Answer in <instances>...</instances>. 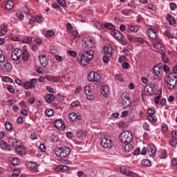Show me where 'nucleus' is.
I'll use <instances>...</instances> for the list:
<instances>
[{"mask_svg":"<svg viewBox=\"0 0 177 177\" xmlns=\"http://www.w3.org/2000/svg\"><path fill=\"white\" fill-rule=\"evenodd\" d=\"M100 145L104 149H111V147H113L111 137L109 136H103L100 139Z\"/></svg>","mask_w":177,"mask_h":177,"instance_id":"nucleus-5","label":"nucleus"},{"mask_svg":"<svg viewBox=\"0 0 177 177\" xmlns=\"http://www.w3.org/2000/svg\"><path fill=\"white\" fill-rule=\"evenodd\" d=\"M57 172H67L68 171V166L64 165H58L56 167Z\"/></svg>","mask_w":177,"mask_h":177,"instance_id":"nucleus-23","label":"nucleus"},{"mask_svg":"<svg viewBox=\"0 0 177 177\" xmlns=\"http://www.w3.org/2000/svg\"><path fill=\"white\" fill-rule=\"evenodd\" d=\"M2 81H3V82H9L10 84H12V82H13V80L8 76L3 77Z\"/></svg>","mask_w":177,"mask_h":177,"instance_id":"nucleus-43","label":"nucleus"},{"mask_svg":"<svg viewBox=\"0 0 177 177\" xmlns=\"http://www.w3.org/2000/svg\"><path fill=\"white\" fill-rule=\"evenodd\" d=\"M94 26L98 30H104V25H103V24H100L99 22H95Z\"/></svg>","mask_w":177,"mask_h":177,"instance_id":"nucleus-40","label":"nucleus"},{"mask_svg":"<svg viewBox=\"0 0 177 177\" xmlns=\"http://www.w3.org/2000/svg\"><path fill=\"white\" fill-rule=\"evenodd\" d=\"M127 38L130 42H136V37L131 35H127Z\"/></svg>","mask_w":177,"mask_h":177,"instance_id":"nucleus-59","label":"nucleus"},{"mask_svg":"<svg viewBox=\"0 0 177 177\" xmlns=\"http://www.w3.org/2000/svg\"><path fill=\"white\" fill-rule=\"evenodd\" d=\"M177 77L172 73H170L166 79L167 87L168 89H174V86H176Z\"/></svg>","mask_w":177,"mask_h":177,"instance_id":"nucleus-6","label":"nucleus"},{"mask_svg":"<svg viewBox=\"0 0 177 177\" xmlns=\"http://www.w3.org/2000/svg\"><path fill=\"white\" fill-rule=\"evenodd\" d=\"M20 174V170L19 169H15L12 172V176L13 177H17L19 176V174Z\"/></svg>","mask_w":177,"mask_h":177,"instance_id":"nucleus-61","label":"nucleus"},{"mask_svg":"<svg viewBox=\"0 0 177 177\" xmlns=\"http://www.w3.org/2000/svg\"><path fill=\"white\" fill-rule=\"evenodd\" d=\"M22 59L24 62H27V60H28V57L30 56V53H28V50H24V51H22Z\"/></svg>","mask_w":177,"mask_h":177,"instance_id":"nucleus-28","label":"nucleus"},{"mask_svg":"<svg viewBox=\"0 0 177 177\" xmlns=\"http://www.w3.org/2000/svg\"><path fill=\"white\" fill-rule=\"evenodd\" d=\"M71 106L72 107H77L78 106H80V101L78 100H75L73 101L71 104Z\"/></svg>","mask_w":177,"mask_h":177,"instance_id":"nucleus-57","label":"nucleus"},{"mask_svg":"<svg viewBox=\"0 0 177 177\" xmlns=\"http://www.w3.org/2000/svg\"><path fill=\"white\" fill-rule=\"evenodd\" d=\"M51 140L53 142H57L59 140V137L56 135H52L51 136Z\"/></svg>","mask_w":177,"mask_h":177,"instance_id":"nucleus-63","label":"nucleus"},{"mask_svg":"<svg viewBox=\"0 0 177 177\" xmlns=\"http://www.w3.org/2000/svg\"><path fill=\"white\" fill-rule=\"evenodd\" d=\"M87 80L90 82H99L100 81V75L97 73L90 72L87 75Z\"/></svg>","mask_w":177,"mask_h":177,"instance_id":"nucleus-9","label":"nucleus"},{"mask_svg":"<svg viewBox=\"0 0 177 177\" xmlns=\"http://www.w3.org/2000/svg\"><path fill=\"white\" fill-rule=\"evenodd\" d=\"M53 99H55V96L53 94H48L45 97V100L47 103H52Z\"/></svg>","mask_w":177,"mask_h":177,"instance_id":"nucleus-29","label":"nucleus"},{"mask_svg":"<svg viewBox=\"0 0 177 177\" xmlns=\"http://www.w3.org/2000/svg\"><path fill=\"white\" fill-rule=\"evenodd\" d=\"M147 153L150 157H156V153H157V149H156V146L153 144H149L147 147Z\"/></svg>","mask_w":177,"mask_h":177,"instance_id":"nucleus-14","label":"nucleus"},{"mask_svg":"<svg viewBox=\"0 0 177 177\" xmlns=\"http://www.w3.org/2000/svg\"><path fill=\"white\" fill-rule=\"evenodd\" d=\"M6 32H8V30L7 28L5 26H3L1 27V34L2 35H5V34H6Z\"/></svg>","mask_w":177,"mask_h":177,"instance_id":"nucleus-55","label":"nucleus"},{"mask_svg":"<svg viewBox=\"0 0 177 177\" xmlns=\"http://www.w3.org/2000/svg\"><path fill=\"white\" fill-rule=\"evenodd\" d=\"M22 41L24 44H28V42H31V41H32V37L31 36H28L24 38Z\"/></svg>","mask_w":177,"mask_h":177,"instance_id":"nucleus-42","label":"nucleus"},{"mask_svg":"<svg viewBox=\"0 0 177 177\" xmlns=\"http://www.w3.org/2000/svg\"><path fill=\"white\" fill-rule=\"evenodd\" d=\"M162 60L164 62V63L168 62V57H167L165 53H162Z\"/></svg>","mask_w":177,"mask_h":177,"instance_id":"nucleus-52","label":"nucleus"},{"mask_svg":"<svg viewBox=\"0 0 177 177\" xmlns=\"http://www.w3.org/2000/svg\"><path fill=\"white\" fill-rule=\"evenodd\" d=\"M148 114L149 115H154V114H156V110L153 108H150L148 110Z\"/></svg>","mask_w":177,"mask_h":177,"instance_id":"nucleus-58","label":"nucleus"},{"mask_svg":"<svg viewBox=\"0 0 177 177\" xmlns=\"http://www.w3.org/2000/svg\"><path fill=\"white\" fill-rule=\"evenodd\" d=\"M128 28L132 32H138L139 31V26L136 25H129Z\"/></svg>","mask_w":177,"mask_h":177,"instance_id":"nucleus-30","label":"nucleus"},{"mask_svg":"<svg viewBox=\"0 0 177 177\" xmlns=\"http://www.w3.org/2000/svg\"><path fill=\"white\" fill-rule=\"evenodd\" d=\"M133 137L132 136V133L129 131H124L120 133L119 136V140L123 145H129V143H132Z\"/></svg>","mask_w":177,"mask_h":177,"instance_id":"nucleus-2","label":"nucleus"},{"mask_svg":"<svg viewBox=\"0 0 177 177\" xmlns=\"http://www.w3.org/2000/svg\"><path fill=\"white\" fill-rule=\"evenodd\" d=\"M15 151L18 156H24L26 154V150L24 149V147L21 145H16Z\"/></svg>","mask_w":177,"mask_h":177,"instance_id":"nucleus-20","label":"nucleus"},{"mask_svg":"<svg viewBox=\"0 0 177 177\" xmlns=\"http://www.w3.org/2000/svg\"><path fill=\"white\" fill-rule=\"evenodd\" d=\"M12 165H19L20 164V160L17 158H14L11 160Z\"/></svg>","mask_w":177,"mask_h":177,"instance_id":"nucleus-45","label":"nucleus"},{"mask_svg":"<svg viewBox=\"0 0 177 177\" xmlns=\"http://www.w3.org/2000/svg\"><path fill=\"white\" fill-rule=\"evenodd\" d=\"M93 55H95V51L92 50L80 51L77 57L79 64L81 66L89 64L91 60L93 59Z\"/></svg>","mask_w":177,"mask_h":177,"instance_id":"nucleus-1","label":"nucleus"},{"mask_svg":"<svg viewBox=\"0 0 177 177\" xmlns=\"http://www.w3.org/2000/svg\"><path fill=\"white\" fill-rule=\"evenodd\" d=\"M6 9H7V10H10L13 9V1L8 0L6 3Z\"/></svg>","mask_w":177,"mask_h":177,"instance_id":"nucleus-31","label":"nucleus"},{"mask_svg":"<svg viewBox=\"0 0 177 177\" xmlns=\"http://www.w3.org/2000/svg\"><path fill=\"white\" fill-rule=\"evenodd\" d=\"M167 131H168V126L167 125V124L162 123L161 124V131L164 133V132H167Z\"/></svg>","mask_w":177,"mask_h":177,"instance_id":"nucleus-44","label":"nucleus"},{"mask_svg":"<svg viewBox=\"0 0 177 177\" xmlns=\"http://www.w3.org/2000/svg\"><path fill=\"white\" fill-rule=\"evenodd\" d=\"M57 2H58V3L61 5V6H62L63 8H65V6H67V4L66 3L65 0H57Z\"/></svg>","mask_w":177,"mask_h":177,"instance_id":"nucleus-51","label":"nucleus"},{"mask_svg":"<svg viewBox=\"0 0 177 177\" xmlns=\"http://www.w3.org/2000/svg\"><path fill=\"white\" fill-rule=\"evenodd\" d=\"M154 48L156 49V52L161 53L162 50H164V47H162V44L160 43H156L154 44Z\"/></svg>","mask_w":177,"mask_h":177,"instance_id":"nucleus-27","label":"nucleus"},{"mask_svg":"<svg viewBox=\"0 0 177 177\" xmlns=\"http://www.w3.org/2000/svg\"><path fill=\"white\" fill-rule=\"evenodd\" d=\"M101 93L104 97H107L110 93V88L109 86H103L101 87Z\"/></svg>","mask_w":177,"mask_h":177,"instance_id":"nucleus-21","label":"nucleus"},{"mask_svg":"<svg viewBox=\"0 0 177 177\" xmlns=\"http://www.w3.org/2000/svg\"><path fill=\"white\" fill-rule=\"evenodd\" d=\"M122 15H124V16H129L131 15V10H122Z\"/></svg>","mask_w":177,"mask_h":177,"instance_id":"nucleus-49","label":"nucleus"},{"mask_svg":"<svg viewBox=\"0 0 177 177\" xmlns=\"http://www.w3.org/2000/svg\"><path fill=\"white\" fill-rule=\"evenodd\" d=\"M55 156L61 158H66L71 154V149L68 147H62L61 148L55 149Z\"/></svg>","mask_w":177,"mask_h":177,"instance_id":"nucleus-3","label":"nucleus"},{"mask_svg":"<svg viewBox=\"0 0 177 177\" xmlns=\"http://www.w3.org/2000/svg\"><path fill=\"white\" fill-rule=\"evenodd\" d=\"M104 28H109V30H114V26L111 24H105L104 25Z\"/></svg>","mask_w":177,"mask_h":177,"instance_id":"nucleus-50","label":"nucleus"},{"mask_svg":"<svg viewBox=\"0 0 177 177\" xmlns=\"http://www.w3.org/2000/svg\"><path fill=\"white\" fill-rule=\"evenodd\" d=\"M26 166L30 171H35L37 169V163L34 162H26Z\"/></svg>","mask_w":177,"mask_h":177,"instance_id":"nucleus-24","label":"nucleus"},{"mask_svg":"<svg viewBox=\"0 0 177 177\" xmlns=\"http://www.w3.org/2000/svg\"><path fill=\"white\" fill-rule=\"evenodd\" d=\"M120 172L122 174H124V175H126V176L136 177V174H135L133 171L129 170V169H127V167H125V166H122L120 167Z\"/></svg>","mask_w":177,"mask_h":177,"instance_id":"nucleus-13","label":"nucleus"},{"mask_svg":"<svg viewBox=\"0 0 177 177\" xmlns=\"http://www.w3.org/2000/svg\"><path fill=\"white\" fill-rule=\"evenodd\" d=\"M53 34H55V32L53 30H50L47 31L45 37H46L47 38H49L50 37H53Z\"/></svg>","mask_w":177,"mask_h":177,"instance_id":"nucleus-47","label":"nucleus"},{"mask_svg":"<svg viewBox=\"0 0 177 177\" xmlns=\"http://www.w3.org/2000/svg\"><path fill=\"white\" fill-rule=\"evenodd\" d=\"M6 62H5V55H2V50H0V66H1Z\"/></svg>","mask_w":177,"mask_h":177,"instance_id":"nucleus-39","label":"nucleus"},{"mask_svg":"<svg viewBox=\"0 0 177 177\" xmlns=\"http://www.w3.org/2000/svg\"><path fill=\"white\" fill-rule=\"evenodd\" d=\"M0 70H1L3 73H10V71H12V64L8 62H4L0 66Z\"/></svg>","mask_w":177,"mask_h":177,"instance_id":"nucleus-12","label":"nucleus"},{"mask_svg":"<svg viewBox=\"0 0 177 177\" xmlns=\"http://www.w3.org/2000/svg\"><path fill=\"white\" fill-rule=\"evenodd\" d=\"M142 165L143 167H151V162L149 159H144L142 161Z\"/></svg>","mask_w":177,"mask_h":177,"instance_id":"nucleus-35","label":"nucleus"},{"mask_svg":"<svg viewBox=\"0 0 177 177\" xmlns=\"http://www.w3.org/2000/svg\"><path fill=\"white\" fill-rule=\"evenodd\" d=\"M68 55H70L71 56H72L73 57H75L77 56V52L74 51V50H68Z\"/></svg>","mask_w":177,"mask_h":177,"instance_id":"nucleus-60","label":"nucleus"},{"mask_svg":"<svg viewBox=\"0 0 177 177\" xmlns=\"http://www.w3.org/2000/svg\"><path fill=\"white\" fill-rule=\"evenodd\" d=\"M5 128L7 131H12V123L7 122L5 123Z\"/></svg>","mask_w":177,"mask_h":177,"instance_id":"nucleus-46","label":"nucleus"},{"mask_svg":"<svg viewBox=\"0 0 177 177\" xmlns=\"http://www.w3.org/2000/svg\"><path fill=\"white\" fill-rule=\"evenodd\" d=\"M39 63L41 64L42 67L46 68L48 66V59L46 58V55H39Z\"/></svg>","mask_w":177,"mask_h":177,"instance_id":"nucleus-17","label":"nucleus"},{"mask_svg":"<svg viewBox=\"0 0 177 177\" xmlns=\"http://www.w3.org/2000/svg\"><path fill=\"white\" fill-rule=\"evenodd\" d=\"M171 164L173 167H176V168H177V158L171 159Z\"/></svg>","mask_w":177,"mask_h":177,"instance_id":"nucleus-62","label":"nucleus"},{"mask_svg":"<svg viewBox=\"0 0 177 177\" xmlns=\"http://www.w3.org/2000/svg\"><path fill=\"white\" fill-rule=\"evenodd\" d=\"M39 151H41V153H45V151H46V147H45V145L44 144H41L39 145Z\"/></svg>","mask_w":177,"mask_h":177,"instance_id":"nucleus-53","label":"nucleus"},{"mask_svg":"<svg viewBox=\"0 0 177 177\" xmlns=\"http://www.w3.org/2000/svg\"><path fill=\"white\" fill-rule=\"evenodd\" d=\"M69 119L72 122L81 120V115H77V113L72 112L69 114Z\"/></svg>","mask_w":177,"mask_h":177,"instance_id":"nucleus-22","label":"nucleus"},{"mask_svg":"<svg viewBox=\"0 0 177 177\" xmlns=\"http://www.w3.org/2000/svg\"><path fill=\"white\" fill-rule=\"evenodd\" d=\"M159 75H160V66H155L153 68L152 80H157L158 78Z\"/></svg>","mask_w":177,"mask_h":177,"instance_id":"nucleus-19","label":"nucleus"},{"mask_svg":"<svg viewBox=\"0 0 177 177\" xmlns=\"http://www.w3.org/2000/svg\"><path fill=\"white\" fill-rule=\"evenodd\" d=\"M76 136L77 138H85V136H86V132L84 130H80L76 132Z\"/></svg>","mask_w":177,"mask_h":177,"instance_id":"nucleus-33","label":"nucleus"},{"mask_svg":"<svg viewBox=\"0 0 177 177\" xmlns=\"http://www.w3.org/2000/svg\"><path fill=\"white\" fill-rule=\"evenodd\" d=\"M167 20L170 26H174V24L176 23L175 18H174V17L169 14L167 15Z\"/></svg>","mask_w":177,"mask_h":177,"instance_id":"nucleus-32","label":"nucleus"},{"mask_svg":"<svg viewBox=\"0 0 177 177\" xmlns=\"http://www.w3.org/2000/svg\"><path fill=\"white\" fill-rule=\"evenodd\" d=\"M55 127L59 131H63L66 128L64 125V122L62 119L56 120L55 122Z\"/></svg>","mask_w":177,"mask_h":177,"instance_id":"nucleus-16","label":"nucleus"},{"mask_svg":"<svg viewBox=\"0 0 177 177\" xmlns=\"http://www.w3.org/2000/svg\"><path fill=\"white\" fill-rule=\"evenodd\" d=\"M171 136H172V138L174 139H176L177 140V130H174L172 132H171Z\"/></svg>","mask_w":177,"mask_h":177,"instance_id":"nucleus-64","label":"nucleus"},{"mask_svg":"<svg viewBox=\"0 0 177 177\" xmlns=\"http://www.w3.org/2000/svg\"><path fill=\"white\" fill-rule=\"evenodd\" d=\"M9 143H11L12 146L16 147V146H18L17 144L20 143V141H19L18 140H16L15 138H10Z\"/></svg>","mask_w":177,"mask_h":177,"instance_id":"nucleus-36","label":"nucleus"},{"mask_svg":"<svg viewBox=\"0 0 177 177\" xmlns=\"http://www.w3.org/2000/svg\"><path fill=\"white\" fill-rule=\"evenodd\" d=\"M45 80L50 81V82H56V80L55 79V77H53L52 76H46Z\"/></svg>","mask_w":177,"mask_h":177,"instance_id":"nucleus-54","label":"nucleus"},{"mask_svg":"<svg viewBox=\"0 0 177 177\" xmlns=\"http://www.w3.org/2000/svg\"><path fill=\"white\" fill-rule=\"evenodd\" d=\"M0 147L1 150H4L5 151H10V146H9L5 141L0 142Z\"/></svg>","mask_w":177,"mask_h":177,"instance_id":"nucleus-25","label":"nucleus"},{"mask_svg":"<svg viewBox=\"0 0 177 177\" xmlns=\"http://www.w3.org/2000/svg\"><path fill=\"white\" fill-rule=\"evenodd\" d=\"M37 84V79L33 78L30 80V82H27L24 84L25 89H34L35 88V85Z\"/></svg>","mask_w":177,"mask_h":177,"instance_id":"nucleus-15","label":"nucleus"},{"mask_svg":"<svg viewBox=\"0 0 177 177\" xmlns=\"http://www.w3.org/2000/svg\"><path fill=\"white\" fill-rule=\"evenodd\" d=\"M104 50V56H103V62L104 63H109L110 61V57H111V55H113V47L110 44H106L103 48Z\"/></svg>","mask_w":177,"mask_h":177,"instance_id":"nucleus-4","label":"nucleus"},{"mask_svg":"<svg viewBox=\"0 0 177 177\" xmlns=\"http://www.w3.org/2000/svg\"><path fill=\"white\" fill-rule=\"evenodd\" d=\"M21 55H23V50L20 48H15L11 53V59L12 60H14L17 64H19V63H20V57H21Z\"/></svg>","mask_w":177,"mask_h":177,"instance_id":"nucleus-8","label":"nucleus"},{"mask_svg":"<svg viewBox=\"0 0 177 177\" xmlns=\"http://www.w3.org/2000/svg\"><path fill=\"white\" fill-rule=\"evenodd\" d=\"M147 118L149 121H152V122H156V121H157V119L156 118V116L154 115H149L147 116Z\"/></svg>","mask_w":177,"mask_h":177,"instance_id":"nucleus-48","label":"nucleus"},{"mask_svg":"<svg viewBox=\"0 0 177 177\" xmlns=\"http://www.w3.org/2000/svg\"><path fill=\"white\" fill-rule=\"evenodd\" d=\"M160 158L162 159L167 158V151H165V149H162L160 151Z\"/></svg>","mask_w":177,"mask_h":177,"instance_id":"nucleus-41","label":"nucleus"},{"mask_svg":"<svg viewBox=\"0 0 177 177\" xmlns=\"http://www.w3.org/2000/svg\"><path fill=\"white\" fill-rule=\"evenodd\" d=\"M45 114H46V115H48V117H52V115H53V114H55V111H53V109H47L45 111Z\"/></svg>","mask_w":177,"mask_h":177,"instance_id":"nucleus-38","label":"nucleus"},{"mask_svg":"<svg viewBox=\"0 0 177 177\" xmlns=\"http://www.w3.org/2000/svg\"><path fill=\"white\" fill-rule=\"evenodd\" d=\"M112 35L114 37V38H115V39H122V34L119 30L112 32Z\"/></svg>","mask_w":177,"mask_h":177,"instance_id":"nucleus-26","label":"nucleus"},{"mask_svg":"<svg viewBox=\"0 0 177 177\" xmlns=\"http://www.w3.org/2000/svg\"><path fill=\"white\" fill-rule=\"evenodd\" d=\"M169 144L170 146H171V147H176L177 140L172 138L171 139L169 140Z\"/></svg>","mask_w":177,"mask_h":177,"instance_id":"nucleus-37","label":"nucleus"},{"mask_svg":"<svg viewBox=\"0 0 177 177\" xmlns=\"http://www.w3.org/2000/svg\"><path fill=\"white\" fill-rule=\"evenodd\" d=\"M84 91L88 100H93L94 96L92 95V92H91V87L89 86H85Z\"/></svg>","mask_w":177,"mask_h":177,"instance_id":"nucleus-18","label":"nucleus"},{"mask_svg":"<svg viewBox=\"0 0 177 177\" xmlns=\"http://www.w3.org/2000/svg\"><path fill=\"white\" fill-rule=\"evenodd\" d=\"M122 106L123 109H127V107H129L131 106V97H129V95L127 93H123L122 95Z\"/></svg>","mask_w":177,"mask_h":177,"instance_id":"nucleus-10","label":"nucleus"},{"mask_svg":"<svg viewBox=\"0 0 177 177\" xmlns=\"http://www.w3.org/2000/svg\"><path fill=\"white\" fill-rule=\"evenodd\" d=\"M147 32L151 39H157L158 37V31L154 27L149 28Z\"/></svg>","mask_w":177,"mask_h":177,"instance_id":"nucleus-11","label":"nucleus"},{"mask_svg":"<svg viewBox=\"0 0 177 177\" xmlns=\"http://www.w3.org/2000/svg\"><path fill=\"white\" fill-rule=\"evenodd\" d=\"M35 19L37 23H42V21H44V17L41 15L37 16Z\"/></svg>","mask_w":177,"mask_h":177,"instance_id":"nucleus-56","label":"nucleus"},{"mask_svg":"<svg viewBox=\"0 0 177 177\" xmlns=\"http://www.w3.org/2000/svg\"><path fill=\"white\" fill-rule=\"evenodd\" d=\"M16 15H17V19H19V20H20L21 21L22 20H24V15H23V12H21V10H17V12H16Z\"/></svg>","mask_w":177,"mask_h":177,"instance_id":"nucleus-34","label":"nucleus"},{"mask_svg":"<svg viewBox=\"0 0 177 177\" xmlns=\"http://www.w3.org/2000/svg\"><path fill=\"white\" fill-rule=\"evenodd\" d=\"M82 45L84 48H95V45H96V42L95 41V39L91 36H87L83 38L82 39Z\"/></svg>","mask_w":177,"mask_h":177,"instance_id":"nucleus-7","label":"nucleus"}]
</instances>
